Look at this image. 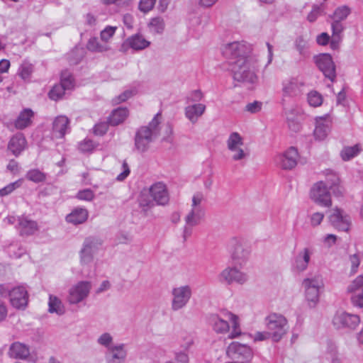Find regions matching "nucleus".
<instances>
[{"label":"nucleus","instance_id":"bf43d9fd","mask_svg":"<svg viewBox=\"0 0 363 363\" xmlns=\"http://www.w3.org/2000/svg\"><path fill=\"white\" fill-rule=\"evenodd\" d=\"M349 262L351 264V273H356L360 264L359 256L357 254L350 255Z\"/></svg>","mask_w":363,"mask_h":363},{"label":"nucleus","instance_id":"f704fd0d","mask_svg":"<svg viewBox=\"0 0 363 363\" xmlns=\"http://www.w3.org/2000/svg\"><path fill=\"white\" fill-rule=\"evenodd\" d=\"M204 112V106L201 104L189 105L185 108L186 117L193 123L201 117Z\"/></svg>","mask_w":363,"mask_h":363},{"label":"nucleus","instance_id":"e2e57ef3","mask_svg":"<svg viewBox=\"0 0 363 363\" xmlns=\"http://www.w3.org/2000/svg\"><path fill=\"white\" fill-rule=\"evenodd\" d=\"M321 10H322L321 6L313 5V8H312V11L310 12V13L307 16L308 21L310 22L315 21L317 19L318 16L320 14Z\"/></svg>","mask_w":363,"mask_h":363},{"label":"nucleus","instance_id":"c756f323","mask_svg":"<svg viewBox=\"0 0 363 363\" xmlns=\"http://www.w3.org/2000/svg\"><path fill=\"white\" fill-rule=\"evenodd\" d=\"M88 216L89 213L86 208H77L66 216V221L74 225L81 224L87 220Z\"/></svg>","mask_w":363,"mask_h":363},{"label":"nucleus","instance_id":"4468645a","mask_svg":"<svg viewBox=\"0 0 363 363\" xmlns=\"http://www.w3.org/2000/svg\"><path fill=\"white\" fill-rule=\"evenodd\" d=\"M304 82L298 77H289L281 82V92L284 97H296L302 94Z\"/></svg>","mask_w":363,"mask_h":363},{"label":"nucleus","instance_id":"bb28decb","mask_svg":"<svg viewBox=\"0 0 363 363\" xmlns=\"http://www.w3.org/2000/svg\"><path fill=\"white\" fill-rule=\"evenodd\" d=\"M69 123L67 117L57 116L53 121L52 136L55 138H62L69 130Z\"/></svg>","mask_w":363,"mask_h":363},{"label":"nucleus","instance_id":"58836bf2","mask_svg":"<svg viewBox=\"0 0 363 363\" xmlns=\"http://www.w3.org/2000/svg\"><path fill=\"white\" fill-rule=\"evenodd\" d=\"M294 45L299 55L303 57H307L309 55L308 52V40L303 36L298 37L295 42Z\"/></svg>","mask_w":363,"mask_h":363},{"label":"nucleus","instance_id":"4d7b16f0","mask_svg":"<svg viewBox=\"0 0 363 363\" xmlns=\"http://www.w3.org/2000/svg\"><path fill=\"white\" fill-rule=\"evenodd\" d=\"M325 217L324 213L320 212L313 213L309 216V223L311 227L315 228L320 225Z\"/></svg>","mask_w":363,"mask_h":363},{"label":"nucleus","instance_id":"680f3d73","mask_svg":"<svg viewBox=\"0 0 363 363\" xmlns=\"http://www.w3.org/2000/svg\"><path fill=\"white\" fill-rule=\"evenodd\" d=\"M262 104L259 101L249 103L245 106V110L251 113H256L262 109Z\"/></svg>","mask_w":363,"mask_h":363},{"label":"nucleus","instance_id":"c85d7f7f","mask_svg":"<svg viewBox=\"0 0 363 363\" xmlns=\"http://www.w3.org/2000/svg\"><path fill=\"white\" fill-rule=\"evenodd\" d=\"M126 357V346L123 343L114 345L109 350H107L106 354V359L125 360Z\"/></svg>","mask_w":363,"mask_h":363},{"label":"nucleus","instance_id":"412c9836","mask_svg":"<svg viewBox=\"0 0 363 363\" xmlns=\"http://www.w3.org/2000/svg\"><path fill=\"white\" fill-rule=\"evenodd\" d=\"M332 121L328 115L315 118V126L313 131L316 140H323L330 131Z\"/></svg>","mask_w":363,"mask_h":363},{"label":"nucleus","instance_id":"09e8293b","mask_svg":"<svg viewBox=\"0 0 363 363\" xmlns=\"http://www.w3.org/2000/svg\"><path fill=\"white\" fill-rule=\"evenodd\" d=\"M228 317L233 324V330L229 335V338L233 339L238 337L241 334L240 330L239 329L238 318L231 313H228Z\"/></svg>","mask_w":363,"mask_h":363},{"label":"nucleus","instance_id":"7c9ffc66","mask_svg":"<svg viewBox=\"0 0 363 363\" xmlns=\"http://www.w3.org/2000/svg\"><path fill=\"white\" fill-rule=\"evenodd\" d=\"M129 115V111L125 108H118L112 111L108 118V124L113 126L123 123Z\"/></svg>","mask_w":363,"mask_h":363},{"label":"nucleus","instance_id":"dca6fc26","mask_svg":"<svg viewBox=\"0 0 363 363\" xmlns=\"http://www.w3.org/2000/svg\"><path fill=\"white\" fill-rule=\"evenodd\" d=\"M221 281L228 284L237 283L244 284L248 280V275L237 267H228L220 274Z\"/></svg>","mask_w":363,"mask_h":363},{"label":"nucleus","instance_id":"338daca9","mask_svg":"<svg viewBox=\"0 0 363 363\" xmlns=\"http://www.w3.org/2000/svg\"><path fill=\"white\" fill-rule=\"evenodd\" d=\"M94 148V145L91 140H84L79 145L80 151L84 152L91 151Z\"/></svg>","mask_w":363,"mask_h":363},{"label":"nucleus","instance_id":"6e6552de","mask_svg":"<svg viewBox=\"0 0 363 363\" xmlns=\"http://www.w3.org/2000/svg\"><path fill=\"white\" fill-rule=\"evenodd\" d=\"M102 245L100 239L95 237L86 238L79 251V261L82 267H89L94 260V255Z\"/></svg>","mask_w":363,"mask_h":363},{"label":"nucleus","instance_id":"f257e3e1","mask_svg":"<svg viewBox=\"0 0 363 363\" xmlns=\"http://www.w3.org/2000/svg\"><path fill=\"white\" fill-rule=\"evenodd\" d=\"M258 67L259 60L255 55L241 58L232 65L233 79L247 86H252L258 82Z\"/></svg>","mask_w":363,"mask_h":363},{"label":"nucleus","instance_id":"4c0bfd02","mask_svg":"<svg viewBox=\"0 0 363 363\" xmlns=\"http://www.w3.org/2000/svg\"><path fill=\"white\" fill-rule=\"evenodd\" d=\"M86 48L93 52H103L109 50L108 44L101 43L96 37L91 38L86 44Z\"/></svg>","mask_w":363,"mask_h":363},{"label":"nucleus","instance_id":"a211bd4d","mask_svg":"<svg viewBox=\"0 0 363 363\" xmlns=\"http://www.w3.org/2000/svg\"><path fill=\"white\" fill-rule=\"evenodd\" d=\"M313 253V249L308 247L299 250L292 261L293 270L296 272H305L308 267Z\"/></svg>","mask_w":363,"mask_h":363},{"label":"nucleus","instance_id":"cd10ccee","mask_svg":"<svg viewBox=\"0 0 363 363\" xmlns=\"http://www.w3.org/2000/svg\"><path fill=\"white\" fill-rule=\"evenodd\" d=\"M9 354L12 358L26 359L30 355V349L26 345L16 342L10 346Z\"/></svg>","mask_w":363,"mask_h":363},{"label":"nucleus","instance_id":"39448f33","mask_svg":"<svg viewBox=\"0 0 363 363\" xmlns=\"http://www.w3.org/2000/svg\"><path fill=\"white\" fill-rule=\"evenodd\" d=\"M226 145L233 161L242 162L249 157V150L244 147L243 138L238 133H231Z\"/></svg>","mask_w":363,"mask_h":363},{"label":"nucleus","instance_id":"4be33fe9","mask_svg":"<svg viewBox=\"0 0 363 363\" xmlns=\"http://www.w3.org/2000/svg\"><path fill=\"white\" fill-rule=\"evenodd\" d=\"M304 112L296 108H284L286 123L291 132L298 133L301 130L302 125L300 121L298 120V118H302Z\"/></svg>","mask_w":363,"mask_h":363},{"label":"nucleus","instance_id":"8fccbe9b","mask_svg":"<svg viewBox=\"0 0 363 363\" xmlns=\"http://www.w3.org/2000/svg\"><path fill=\"white\" fill-rule=\"evenodd\" d=\"M26 177L30 181L38 183L43 182L45 179V174L39 169H34L28 171Z\"/></svg>","mask_w":363,"mask_h":363},{"label":"nucleus","instance_id":"79ce46f5","mask_svg":"<svg viewBox=\"0 0 363 363\" xmlns=\"http://www.w3.org/2000/svg\"><path fill=\"white\" fill-rule=\"evenodd\" d=\"M33 72V65L27 61H23L18 68V74L22 79L29 80Z\"/></svg>","mask_w":363,"mask_h":363},{"label":"nucleus","instance_id":"7ed1b4c3","mask_svg":"<svg viewBox=\"0 0 363 363\" xmlns=\"http://www.w3.org/2000/svg\"><path fill=\"white\" fill-rule=\"evenodd\" d=\"M305 298L310 308H315L320 300V291L324 288L323 277L319 274L310 275L302 281Z\"/></svg>","mask_w":363,"mask_h":363},{"label":"nucleus","instance_id":"2f4dec72","mask_svg":"<svg viewBox=\"0 0 363 363\" xmlns=\"http://www.w3.org/2000/svg\"><path fill=\"white\" fill-rule=\"evenodd\" d=\"M26 140L22 133L13 136L9 143V149L15 155H18L26 147Z\"/></svg>","mask_w":363,"mask_h":363},{"label":"nucleus","instance_id":"603ef678","mask_svg":"<svg viewBox=\"0 0 363 363\" xmlns=\"http://www.w3.org/2000/svg\"><path fill=\"white\" fill-rule=\"evenodd\" d=\"M22 184V180L19 179L14 182L10 183L5 187L0 189V196H6L12 193L15 189L19 188Z\"/></svg>","mask_w":363,"mask_h":363},{"label":"nucleus","instance_id":"c9c22d12","mask_svg":"<svg viewBox=\"0 0 363 363\" xmlns=\"http://www.w3.org/2000/svg\"><path fill=\"white\" fill-rule=\"evenodd\" d=\"M48 312L62 315L65 313V307L62 301L55 295H50L48 300Z\"/></svg>","mask_w":363,"mask_h":363},{"label":"nucleus","instance_id":"0e129e2a","mask_svg":"<svg viewBox=\"0 0 363 363\" xmlns=\"http://www.w3.org/2000/svg\"><path fill=\"white\" fill-rule=\"evenodd\" d=\"M354 294L351 297V301L354 306L362 308L363 307V290L359 293H354Z\"/></svg>","mask_w":363,"mask_h":363},{"label":"nucleus","instance_id":"ddd939ff","mask_svg":"<svg viewBox=\"0 0 363 363\" xmlns=\"http://www.w3.org/2000/svg\"><path fill=\"white\" fill-rule=\"evenodd\" d=\"M315 62L325 77L333 82L336 78L335 65L330 55L320 54L314 57Z\"/></svg>","mask_w":363,"mask_h":363},{"label":"nucleus","instance_id":"13d9d810","mask_svg":"<svg viewBox=\"0 0 363 363\" xmlns=\"http://www.w3.org/2000/svg\"><path fill=\"white\" fill-rule=\"evenodd\" d=\"M156 3V0H140L138 8L143 13H147L152 10Z\"/></svg>","mask_w":363,"mask_h":363},{"label":"nucleus","instance_id":"c03bdc74","mask_svg":"<svg viewBox=\"0 0 363 363\" xmlns=\"http://www.w3.org/2000/svg\"><path fill=\"white\" fill-rule=\"evenodd\" d=\"M323 96L317 91H311L307 94V102L313 107L320 106L323 104Z\"/></svg>","mask_w":363,"mask_h":363},{"label":"nucleus","instance_id":"5fc2aeb1","mask_svg":"<svg viewBox=\"0 0 363 363\" xmlns=\"http://www.w3.org/2000/svg\"><path fill=\"white\" fill-rule=\"evenodd\" d=\"M115 26H106L100 33L101 40L106 44L113 36L116 30Z\"/></svg>","mask_w":363,"mask_h":363},{"label":"nucleus","instance_id":"052dcab7","mask_svg":"<svg viewBox=\"0 0 363 363\" xmlns=\"http://www.w3.org/2000/svg\"><path fill=\"white\" fill-rule=\"evenodd\" d=\"M108 128V122H101L97 123L94 128V132L97 135H104Z\"/></svg>","mask_w":363,"mask_h":363},{"label":"nucleus","instance_id":"864d4df0","mask_svg":"<svg viewBox=\"0 0 363 363\" xmlns=\"http://www.w3.org/2000/svg\"><path fill=\"white\" fill-rule=\"evenodd\" d=\"M113 337L110 333H104L99 337L97 342L100 345L109 350L110 347L114 346V345H113Z\"/></svg>","mask_w":363,"mask_h":363},{"label":"nucleus","instance_id":"393cba45","mask_svg":"<svg viewBox=\"0 0 363 363\" xmlns=\"http://www.w3.org/2000/svg\"><path fill=\"white\" fill-rule=\"evenodd\" d=\"M18 230L21 236H28L33 235L38 230V226L35 220H30L27 217L21 216L17 218Z\"/></svg>","mask_w":363,"mask_h":363},{"label":"nucleus","instance_id":"9b49d317","mask_svg":"<svg viewBox=\"0 0 363 363\" xmlns=\"http://www.w3.org/2000/svg\"><path fill=\"white\" fill-rule=\"evenodd\" d=\"M91 283L80 281L73 285L69 290L67 301L70 304H77L84 301L89 295Z\"/></svg>","mask_w":363,"mask_h":363},{"label":"nucleus","instance_id":"a878e982","mask_svg":"<svg viewBox=\"0 0 363 363\" xmlns=\"http://www.w3.org/2000/svg\"><path fill=\"white\" fill-rule=\"evenodd\" d=\"M33 118L34 112L30 108H24L19 113L13 125L16 129L23 130L32 125Z\"/></svg>","mask_w":363,"mask_h":363},{"label":"nucleus","instance_id":"b1692460","mask_svg":"<svg viewBox=\"0 0 363 363\" xmlns=\"http://www.w3.org/2000/svg\"><path fill=\"white\" fill-rule=\"evenodd\" d=\"M11 304L16 308L23 309L28 303V292L25 287L17 286L9 294Z\"/></svg>","mask_w":363,"mask_h":363},{"label":"nucleus","instance_id":"20e7f679","mask_svg":"<svg viewBox=\"0 0 363 363\" xmlns=\"http://www.w3.org/2000/svg\"><path fill=\"white\" fill-rule=\"evenodd\" d=\"M222 55L232 60V64L241 58H247L253 55L252 47L246 41H233L224 43L220 47Z\"/></svg>","mask_w":363,"mask_h":363},{"label":"nucleus","instance_id":"f03ea898","mask_svg":"<svg viewBox=\"0 0 363 363\" xmlns=\"http://www.w3.org/2000/svg\"><path fill=\"white\" fill-rule=\"evenodd\" d=\"M161 121L162 115L157 113L148 125L142 126L138 129L135 138V146L139 152L147 151L150 144L160 135Z\"/></svg>","mask_w":363,"mask_h":363},{"label":"nucleus","instance_id":"473e14b6","mask_svg":"<svg viewBox=\"0 0 363 363\" xmlns=\"http://www.w3.org/2000/svg\"><path fill=\"white\" fill-rule=\"evenodd\" d=\"M125 44L135 50H140L147 48L150 43L142 35L135 34L129 37Z\"/></svg>","mask_w":363,"mask_h":363},{"label":"nucleus","instance_id":"f3484780","mask_svg":"<svg viewBox=\"0 0 363 363\" xmlns=\"http://www.w3.org/2000/svg\"><path fill=\"white\" fill-rule=\"evenodd\" d=\"M298 154L297 150L291 147L274 157L276 164L284 169H291L297 164Z\"/></svg>","mask_w":363,"mask_h":363},{"label":"nucleus","instance_id":"1a4fd4ad","mask_svg":"<svg viewBox=\"0 0 363 363\" xmlns=\"http://www.w3.org/2000/svg\"><path fill=\"white\" fill-rule=\"evenodd\" d=\"M310 198L317 205L329 208L332 206L330 193L323 181L315 183L310 190Z\"/></svg>","mask_w":363,"mask_h":363},{"label":"nucleus","instance_id":"ea45409f","mask_svg":"<svg viewBox=\"0 0 363 363\" xmlns=\"http://www.w3.org/2000/svg\"><path fill=\"white\" fill-rule=\"evenodd\" d=\"M361 152V148L359 145L354 146L345 147L341 152L340 155L344 161H348L356 157Z\"/></svg>","mask_w":363,"mask_h":363},{"label":"nucleus","instance_id":"a19ab883","mask_svg":"<svg viewBox=\"0 0 363 363\" xmlns=\"http://www.w3.org/2000/svg\"><path fill=\"white\" fill-rule=\"evenodd\" d=\"M139 205L143 211H147L155 206V201L149 191H143L139 197Z\"/></svg>","mask_w":363,"mask_h":363},{"label":"nucleus","instance_id":"774afa93","mask_svg":"<svg viewBox=\"0 0 363 363\" xmlns=\"http://www.w3.org/2000/svg\"><path fill=\"white\" fill-rule=\"evenodd\" d=\"M172 361L174 363H189V357L186 353L179 352L175 354L174 360Z\"/></svg>","mask_w":363,"mask_h":363},{"label":"nucleus","instance_id":"0eeeda50","mask_svg":"<svg viewBox=\"0 0 363 363\" xmlns=\"http://www.w3.org/2000/svg\"><path fill=\"white\" fill-rule=\"evenodd\" d=\"M231 259L235 264L242 265L249 258L251 250L248 243L242 238H233L228 243Z\"/></svg>","mask_w":363,"mask_h":363},{"label":"nucleus","instance_id":"2eb2a0df","mask_svg":"<svg viewBox=\"0 0 363 363\" xmlns=\"http://www.w3.org/2000/svg\"><path fill=\"white\" fill-rule=\"evenodd\" d=\"M360 323V318L357 315L346 312H337L333 319V325L337 328L354 330Z\"/></svg>","mask_w":363,"mask_h":363},{"label":"nucleus","instance_id":"a18cd8bd","mask_svg":"<svg viewBox=\"0 0 363 363\" xmlns=\"http://www.w3.org/2000/svg\"><path fill=\"white\" fill-rule=\"evenodd\" d=\"M60 84L65 88L66 91L72 90L74 86V82L71 73L68 71L62 72Z\"/></svg>","mask_w":363,"mask_h":363},{"label":"nucleus","instance_id":"49530a36","mask_svg":"<svg viewBox=\"0 0 363 363\" xmlns=\"http://www.w3.org/2000/svg\"><path fill=\"white\" fill-rule=\"evenodd\" d=\"M350 12H351V10L348 6H340L335 10L334 13L332 16V18L333 20L342 21L345 20L349 16Z\"/></svg>","mask_w":363,"mask_h":363},{"label":"nucleus","instance_id":"37998d69","mask_svg":"<svg viewBox=\"0 0 363 363\" xmlns=\"http://www.w3.org/2000/svg\"><path fill=\"white\" fill-rule=\"evenodd\" d=\"M150 32L154 33H161L164 29V20L160 17H155L150 20L148 23Z\"/></svg>","mask_w":363,"mask_h":363},{"label":"nucleus","instance_id":"3c124183","mask_svg":"<svg viewBox=\"0 0 363 363\" xmlns=\"http://www.w3.org/2000/svg\"><path fill=\"white\" fill-rule=\"evenodd\" d=\"M66 90L60 84L55 85L49 92V96L51 99L57 101L60 99L65 94Z\"/></svg>","mask_w":363,"mask_h":363},{"label":"nucleus","instance_id":"69168bd1","mask_svg":"<svg viewBox=\"0 0 363 363\" xmlns=\"http://www.w3.org/2000/svg\"><path fill=\"white\" fill-rule=\"evenodd\" d=\"M354 294L351 297V301L354 306L362 308L363 307V290L359 293H354Z\"/></svg>","mask_w":363,"mask_h":363},{"label":"nucleus","instance_id":"6ab92c4d","mask_svg":"<svg viewBox=\"0 0 363 363\" xmlns=\"http://www.w3.org/2000/svg\"><path fill=\"white\" fill-rule=\"evenodd\" d=\"M332 225L341 231H348L351 225L350 217L342 210L335 208L329 216Z\"/></svg>","mask_w":363,"mask_h":363},{"label":"nucleus","instance_id":"5701e85b","mask_svg":"<svg viewBox=\"0 0 363 363\" xmlns=\"http://www.w3.org/2000/svg\"><path fill=\"white\" fill-rule=\"evenodd\" d=\"M149 194L158 205H165L169 201V193L163 182H156L149 188Z\"/></svg>","mask_w":363,"mask_h":363},{"label":"nucleus","instance_id":"423d86ee","mask_svg":"<svg viewBox=\"0 0 363 363\" xmlns=\"http://www.w3.org/2000/svg\"><path fill=\"white\" fill-rule=\"evenodd\" d=\"M265 324L271 334V338L274 342L279 341L288 330V321L286 318L278 313L269 314L265 318Z\"/></svg>","mask_w":363,"mask_h":363},{"label":"nucleus","instance_id":"e433bc0d","mask_svg":"<svg viewBox=\"0 0 363 363\" xmlns=\"http://www.w3.org/2000/svg\"><path fill=\"white\" fill-rule=\"evenodd\" d=\"M208 321L217 333H222L227 332L229 330L228 323L226 320L220 318L216 315H211L208 318Z\"/></svg>","mask_w":363,"mask_h":363},{"label":"nucleus","instance_id":"9d476101","mask_svg":"<svg viewBox=\"0 0 363 363\" xmlns=\"http://www.w3.org/2000/svg\"><path fill=\"white\" fill-rule=\"evenodd\" d=\"M192 208L189 213L186 216V225L184 230V237L186 238L191 235L190 228L198 225L201 218V208L200 204L202 201V196L195 195L193 197Z\"/></svg>","mask_w":363,"mask_h":363},{"label":"nucleus","instance_id":"aec40b11","mask_svg":"<svg viewBox=\"0 0 363 363\" xmlns=\"http://www.w3.org/2000/svg\"><path fill=\"white\" fill-rule=\"evenodd\" d=\"M226 354L231 359L242 357L246 362H249L252 357L251 349L246 345L240 344L238 342H233L228 347Z\"/></svg>","mask_w":363,"mask_h":363},{"label":"nucleus","instance_id":"de8ad7c7","mask_svg":"<svg viewBox=\"0 0 363 363\" xmlns=\"http://www.w3.org/2000/svg\"><path fill=\"white\" fill-rule=\"evenodd\" d=\"M347 292L357 293L363 290V274L356 277L347 286Z\"/></svg>","mask_w":363,"mask_h":363},{"label":"nucleus","instance_id":"6e6d98bb","mask_svg":"<svg viewBox=\"0 0 363 363\" xmlns=\"http://www.w3.org/2000/svg\"><path fill=\"white\" fill-rule=\"evenodd\" d=\"M94 193L90 189H85L79 191L76 197L79 200L85 201H91L94 199Z\"/></svg>","mask_w":363,"mask_h":363},{"label":"nucleus","instance_id":"f8f14e48","mask_svg":"<svg viewBox=\"0 0 363 363\" xmlns=\"http://www.w3.org/2000/svg\"><path fill=\"white\" fill-rule=\"evenodd\" d=\"M172 309L174 311L183 308L191 296V289L189 286H180L172 290Z\"/></svg>","mask_w":363,"mask_h":363},{"label":"nucleus","instance_id":"72a5a7b5","mask_svg":"<svg viewBox=\"0 0 363 363\" xmlns=\"http://www.w3.org/2000/svg\"><path fill=\"white\" fill-rule=\"evenodd\" d=\"M326 180L324 182L327 186H329L330 189H331L333 193L337 196H340L342 194V188L339 185L340 179L338 176L331 170H327L326 174Z\"/></svg>","mask_w":363,"mask_h":363}]
</instances>
